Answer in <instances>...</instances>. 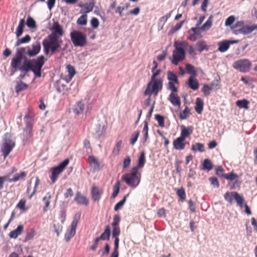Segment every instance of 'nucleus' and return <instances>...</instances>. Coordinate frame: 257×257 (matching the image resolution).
I'll return each mask as SVG.
<instances>
[{
	"label": "nucleus",
	"instance_id": "51",
	"mask_svg": "<svg viewBox=\"0 0 257 257\" xmlns=\"http://www.w3.org/2000/svg\"><path fill=\"white\" fill-rule=\"evenodd\" d=\"M130 7V4L126 3L124 7H117L115 10V13H118L120 16H122V12L124 10H126Z\"/></svg>",
	"mask_w": 257,
	"mask_h": 257
},
{
	"label": "nucleus",
	"instance_id": "9",
	"mask_svg": "<svg viewBox=\"0 0 257 257\" xmlns=\"http://www.w3.org/2000/svg\"><path fill=\"white\" fill-rule=\"evenodd\" d=\"M225 200L230 205L233 203V199H234L237 204L242 208L243 206L244 199L237 192H227L224 195Z\"/></svg>",
	"mask_w": 257,
	"mask_h": 257
},
{
	"label": "nucleus",
	"instance_id": "22",
	"mask_svg": "<svg viewBox=\"0 0 257 257\" xmlns=\"http://www.w3.org/2000/svg\"><path fill=\"white\" fill-rule=\"evenodd\" d=\"M29 64L30 63L28 61V58H25L23 65L19 68L18 70L21 71V72H24L27 74L30 71H31V69H32L31 66Z\"/></svg>",
	"mask_w": 257,
	"mask_h": 257
},
{
	"label": "nucleus",
	"instance_id": "57",
	"mask_svg": "<svg viewBox=\"0 0 257 257\" xmlns=\"http://www.w3.org/2000/svg\"><path fill=\"white\" fill-rule=\"evenodd\" d=\"M120 221V217L119 215L115 214L113 216V222L111 223V225L113 227H119L118 224Z\"/></svg>",
	"mask_w": 257,
	"mask_h": 257
},
{
	"label": "nucleus",
	"instance_id": "7",
	"mask_svg": "<svg viewBox=\"0 0 257 257\" xmlns=\"http://www.w3.org/2000/svg\"><path fill=\"white\" fill-rule=\"evenodd\" d=\"M162 86L163 82L161 79H158L157 80H151V81L148 83L144 94L146 95L150 96L152 94L157 95L159 91L162 89Z\"/></svg>",
	"mask_w": 257,
	"mask_h": 257
},
{
	"label": "nucleus",
	"instance_id": "6",
	"mask_svg": "<svg viewBox=\"0 0 257 257\" xmlns=\"http://www.w3.org/2000/svg\"><path fill=\"white\" fill-rule=\"evenodd\" d=\"M71 40L75 47H84L87 44L86 35L83 32L74 30L70 33Z\"/></svg>",
	"mask_w": 257,
	"mask_h": 257
},
{
	"label": "nucleus",
	"instance_id": "63",
	"mask_svg": "<svg viewBox=\"0 0 257 257\" xmlns=\"http://www.w3.org/2000/svg\"><path fill=\"white\" fill-rule=\"evenodd\" d=\"M25 204L26 201L22 199L19 201L17 207L22 210L26 211L27 210V208L25 207Z\"/></svg>",
	"mask_w": 257,
	"mask_h": 257
},
{
	"label": "nucleus",
	"instance_id": "25",
	"mask_svg": "<svg viewBox=\"0 0 257 257\" xmlns=\"http://www.w3.org/2000/svg\"><path fill=\"white\" fill-rule=\"evenodd\" d=\"M95 6V2L94 0H90L88 3H86L85 4V11H83L82 10L80 11V13L81 14H85L89 13L92 11Z\"/></svg>",
	"mask_w": 257,
	"mask_h": 257
},
{
	"label": "nucleus",
	"instance_id": "35",
	"mask_svg": "<svg viewBox=\"0 0 257 257\" xmlns=\"http://www.w3.org/2000/svg\"><path fill=\"white\" fill-rule=\"evenodd\" d=\"M191 114L190 110L188 107L186 106L185 109L181 111L179 114V118L181 120L187 119Z\"/></svg>",
	"mask_w": 257,
	"mask_h": 257
},
{
	"label": "nucleus",
	"instance_id": "38",
	"mask_svg": "<svg viewBox=\"0 0 257 257\" xmlns=\"http://www.w3.org/2000/svg\"><path fill=\"white\" fill-rule=\"evenodd\" d=\"M103 126H101L99 124L96 125L93 132V134L96 137L99 138L101 136L103 132Z\"/></svg>",
	"mask_w": 257,
	"mask_h": 257
},
{
	"label": "nucleus",
	"instance_id": "5",
	"mask_svg": "<svg viewBox=\"0 0 257 257\" xmlns=\"http://www.w3.org/2000/svg\"><path fill=\"white\" fill-rule=\"evenodd\" d=\"M15 145V142L12 139L11 135L6 134L1 147V152L5 158L9 155Z\"/></svg>",
	"mask_w": 257,
	"mask_h": 257
},
{
	"label": "nucleus",
	"instance_id": "47",
	"mask_svg": "<svg viewBox=\"0 0 257 257\" xmlns=\"http://www.w3.org/2000/svg\"><path fill=\"white\" fill-rule=\"evenodd\" d=\"M26 175V173L25 172H22L20 174H15L13 178L10 179L9 180L10 182H16L17 181H19L21 178H23Z\"/></svg>",
	"mask_w": 257,
	"mask_h": 257
},
{
	"label": "nucleus",
	"instance_id": "13",
	"mask_svg": "<svg viewBox=\"0 0 257 257\" xmlns=\"http://www.w3.org/2000/svg\"><path fill=\"white\" fill-rule=\"evenodd\" d=\"M200 28L198 27L192 28L189 31V39L192 41H195L197 39L201 37Z\"/></svg>",
	"mask_w": 257,
	"mask_h": 257
},
{
	"label": "nucleus",
	"instance_id": "29",
	"mask_svg": "<svg viewBox=\"0 0 257 257\" xmlns=\"http://www.w3.org/2000/svg\"><path fill=\"white\" fill-rule=\"evenodd\" d=\"M25 25V21L24 19H21L20 21L19 25L17 28L16 34L17 37H19L23 33L24 28Z\"/></svg>",
	"mask_w": 257,
	"mask_h": 257
},
{
	"label": "nucleus",
	"instance_id": "54",
	"mask_svg": "<svg viewBox=\"0 0 257 257\" xmlns=\"http://www.w3.org/2000/svg\"><path fill=\"white\" fill-rule=\"evenodd\" d=\"M81 214L79 212L76 213L73 217V221L71 224V225L77 227V224L80 218Z\"/></svg>",
	"mask_w": 257,
	"mask_h": 257
},
{
	"label": "nucleus",
	"instance_id": "34",
	"mask_svg": "<svg viewBox=\"0 0 257 257\" xmlns=\"http://www.w3.org/2000/svg\"><path fill=\"white\" fill-rule=\"evenodd\" d=\"M191 150L194 152H204L205 151L204 147L203 144L197 143L192 146Z\"/></svg>",
	"mask_w": 257,
	"mask_h": 257
},
{
	"label": "nucleus",
	"instance_id": "53",
	"mask_svg": "<svg viewBox=\"0 0 257 257\" xmlns=\"http://www.w3.org/2000/svg\"><path fill=\"white\" fill-rule=\"evenodd\" d=\"M184 22V21H182L179 23H177L174 27L171 28L170 33L171 34H173L178 30H179L182 27Z\"/></svg>",
	"mask_w": 257,
	"mask_h": 257
},
{
	"label": "nucleus",
	"instance_id": "37",
	"mask_svg": "<svg viewBox=\"0 0 257 257\" xmlns=\"http://www.w3.org/2000/svg\"><path fill=\"white\" fill-rule=\"evenodd\" d=\"M87 16L86 14L83 13L77 20V24L81 26H85L87 24Z\"/></svg>",
	"mask_w": 257,
	"mask_h": 257
},
{
	"label": "nucleus",
	"instance_id": "28",
	"mask_svg": "<svg viewBox=\"0 0 257 257\" xmlns=\"http://www.w3.org/2000/svg\"><path fill=\"white\" fill-rule=\"evenodd\" d=\"M84 110V104L80 101L74 106L73 111L76 115L81 114Z\"/></svg>",
	"mask_w": 257,
	"mask_h": 257
},
{
	"label": "nucleus",
	"instance_id": "36",
	"mask_svg": "<svg viewBox=\"0 0 257 257\" xmlns=\"http://www.w3.org/2000/svg\"><path fill=\"white\" fill-rule=\"evenodd\" d=\"M28 86L27 84L20 80L17 83V85L16 86V91L17 93H19L21 91L26 89L28 88Z\"/></svg>",
	"mask_w": 257,
	"mask_h": 257
},
{
	"label": "nucleus",
	"instance_id": "3",
	"mask_svg": "<svg viewBox=\"0 0 257 257\" xmlns=\"http://www.w3.org/2000/svg\"><path fill=\"white\" fill-rule=\"evenodd\" d=\"M24 120L26 122V126L24 129V132L22 135V139L23 140L24 145H26L31 141L33 136L32 116L28 114L25 115Z\"/></svg>",
	"mask_w": 257,
	"mask_h": 257
},
{
	"label": "nucleus",
	"instance_id": "56",
	"mask_svg": "<svg viewBox=\"0 0 257 257\" xmlns=\"http://www.w3.org/2000/svg\"><path fill=\"white\" fill-rule=\"evenodd\" d=\"M155 119L158 122L159 125L162 127H164V118L163 116L160 114L155 115Z\"/></svg>",
	"mask_w": 257,
	"mask_h": 257
},
{
	"label": "nucleus",
	"instance_id": "40",
	"mask_svg": "<svg viewBox=\"0 0 257 257\" xmlns=\"http://www.w3.org/2000/svg\"><path fill=\"white\" fill-rule=\"evenodd\" d=\"M202 165L203 169L204 170L210 171L213 168V165L211 161L208 159H206L204 160Z\"/></svg>",
	"mask_w": 257,
	"mask_h": 257
},
{
	"label": "nucleus",
	"instance_id": "14",
	"mask_svg": "<svg viewBox=\"0 0 257 257\" xmlns=\"http://www.w3.org/2000/svg\"><path fill=\"white\" fill-rule=\"evenodd\" d=\"M46 39H47V42L49 46L53 47L57 49H59L61 48L62 41L61 40H59V38L52 35L48 36Z\"/></svg>",
	"mask_w": 257,
	"mask_h": 257
},
{
	"label": "nucleus",
	"instance_id": "10",
	"mask_svg": "<svg viewBox=\"0 0 257 257\" xmlns=\"http://www.w3.org/2000/svg\"><path fill=\"white\" fill-rule=\"evenodd\" d=\"M251 62L247 59H241L234 62L233 67L241 72H247L250 70Z\"/></svg>",
	"mask_w": 257,
	"mask_h": 257
},
{
	"label": "nucleus",
	"instance_id": "59",
	"mask_svg": "<svg viewBox=\"0 0 257 257\" xmlns=\"http://www.w3.org/2000/svg\"><path fill=\"white\" fill-rule=\"evenodd\" d=\"M177 194L180 197V199L184 200L185 199L186 194L185 190L183 188L177 189Z\"/></svg>",
	"mask_w": 257,
	"mask_h": 257
},
{
	"label": "nucleus",
	"instance_id": "55",
	"mask_svg": "<svg viewBox=\"0 0 257 257\" xmlns=\"http://www.w3.org/2000/svg\"><path fill=\"white\" fill-rule=\"evenodd\" d=\"M212 89V87L207 84H204L202 88V92L205 96H207L210 94V90Z\"/></svg>",
	"mask_w": 257,
	"mask_h": 257
},
{
	"label": "nucleus",
	"instance_id": "19",
	"mask_svg": "<svg viewBox=\"0 0 257 257\" xmlns=\"http://www.w3.org/2000/svg\"><path fill=\"white\" fill-rule=\"evenodd\" d=\"M181 136L180 137L185 140L186 138L188 137L192 133L193 127L191 126L186 127L184 125L181 126Z\"/></svg>",
	"mask_w": 257,
	"mask_h": 257
},
{
	"label": "nucleus",
	"instance_id": "64",
	"mask_svg": "<svg viewBox=\"0 0 257 257\" xmlns=\"http://www.w3.org/2000/svg\"><path fill=\"white\" fill-rule=\"evenodd\" d=\"M90 23L92 27L94 29L97 28L99 25V22L96 18H92L91 20Z\"/></svg>",
	"mask_w": 257,
	"mask_h": 257
},
{
	"label": "nucleus",
	"instance_id": "31",
	"mask_svg": "<svg viewBox=\"0 0 257 257\" xmlns=\"http://www.w3.org/2000/svg\"><path fill=\"white\" fill-rule=\"evenodd\" d=\"M195 104L196 105L195 107V109L196 111L199 114L201 113L203 108V100L200 98L197 97L196 98Z\"/></svg>",
	"mask_w": 257,
	"mask_h": 257
},
{
	"label": "nucleus",
	"instance_id": "41",
	"mask_svg": "<svg viewBox=\"0 0 257 257\" xmlns=\"http://www.w3.org/2000/svg\"><path fill=\"white\" fill-rule=\"evenodd\" d=\"M212 23V16H210L207 21L200 28L202 31L208 30L211 26Z\"/></svg>",
	"mask_w": 257,
	"mask_h": 257
},
{
	"label": "nucleus",
	"instance_id": "17",
	"mask_svg": "<svg viewBox=\"0 0 257 257\" xmlns=\"http://www.w3.org/2000/svg\"><path fill=\"white\" fill-rule=\"evenodd\" d=\"M185 140L178 137L175 139L173 142L174 148L176 150H181L185 149V144L184 143Z\"/></svg>",
	"mask_w": 257,
	"mask_h": 257
},
{
	"label": "nucleus",
	"instance_id": "39",
	"mask_svg": "<svg viewBox=\"0 0 257 257\" xmlns=\"http://www.w3.org/2000/svg\"><path fill=\"white\" fill-rule=\"evenodd\" d=\"M167 78L170 81L175 83L178 84V80L176 74H174L173 72L168 71L167 73Z\"/></svg>",
	"mask_w": 257,
	"mask_h": 257
},
{
	"label": "nucleus",
	"instance_id": "46",
	"mask_svg": "<svg viewBox=\"0 0 257 257\" xmlns=\"http://www.w3.org/2000/svg\"><path fill=\"white\" fill-rule=\"evenodd\" d=\"M129 194H127L126 195L124 196L123 199L119 202H118L116 204V205L114 206V210L115 211H117L119 209H120L124 204L125 202H126V198L128 196Z\"/></svg>",
	"mask_w": 257,
	"mask_h": 257
},
{
	"label": "nucleus",
	"instance_id": "15",
	"mask_svg": "<svg viewBox=\"0 0 257 257\" xmlns=\"http://www.w3.org/2000/svg\"><path fill=\"white\" fill-rule=\"evenodd\" d=\"M52 30L53 33L49 36L54 35L55 37L59 38V36H62L64 34L63 29L58 22L54 23Z\"/></svg>",
	"mask_w": 257,
	"mask_h": 257
},
{
	"label": "nucleus",
	"instance_id": "1",
	"mask_svg": "<svg viewBox=\"0 0 257 257\" xmlns=\"http://www.w3.org/2000/svg\"><path fill=\"white\" fill-rule=\"evenodd\" d=\"M184 42L175 41L174 43L175 50L173 51L172 57L169 59L171 63L177 65L179 62L183 61L185 57V51L184 45Z\"/></svg>",
	"mask_w": 257,
	"mask_h": 257
},
{
	"label": "nucleus",
	"instance_id": "50",
	"mask_svg": "<svg viewBox=\"0 0 257 257\" xmlns=\"http://www.w3.org/2000/svg\"><path fill=\"white\" fill-rule=\"evenodd\" d=\"M186 68L189 74L193 75H197V72L195 69V67L193 65L190 64H187L186 65Z\"/></svg>",
	"mask_w": 257,
	"mask_h": 257
},
{
	"label": "nucleus",
	"instance_id": "23",
	"mask_svg": "<svg viewBox=\"0 0 257 257\" xmlns=\"http://www.w3.org/2000/svg\"><path fill=\"white\" fill-rule=\"evenodd\" d=\"M242 34L245 35L251 33L254 30H257V24L251 26L244 25L241 27Z\"/></svg>",
	"mask_w": 257,
	"mask_h": 257
},
{
	"label": "nucleus",
	"instance_id": "16",
	"mask_svg": "<svg viewBox=\"0 0 257 257\" xmlns=\"http://www.w3.org/2000/svg\"><path fill=\"white\" fill-rule=\"evenodd\" d=\"M88 161L92 171L95 172L100 170V165L96 158L93 156H90L88 157Z\"/></svg>",
	"mask_w": 257,
	"mask_h": 257
},
{
	"label": "nucleus",
	"instance_id": "58",
	"mask_svg": "<svg viewBox=\"0 0 257 257\" xmlns=\"http://www.w3.org/2000/svg\"><path fill=\"white\" fill-rule=\"evenodd\" d=\"M43 45L44 49V53L46 55H48L50 51V46L48 45L47 39H45L43 41Z\"/></svg>",
	"mask_w": 257,
	"mask_h": 257
},
{
	"label": "nucleus",
	"instance_id": "12",
	"mask_svg": "<svg viewBox=\"0 0 257 257\" xmlns=\"http://www.w3.org/2000/svg\"><path fill=\"white\" fill-rule=\"evenodd\" d=\"M24 48L25 49V54H27L30 57H32L36 56L39 53L41 47L40 43L37 41L32 45V49H31L29 46Z\"/></svg>",
	"mask_w": 257,
	"mask_h": 257
},
{
	"label": "nucleus",
	"instance_id": "49",
	"mask_svg": "<svg viewBox=\"0 0 257 257\" xmlns=\"http://www.w3.org/2000/svg\"><path fill=\"white\" fill-rule=\"evenodd\" d=\"M67 69L69 73V79L71 80L76 73L75 68L73 66L69 64L67 66Z\"/></svg>",
	"mask_w": 257,
	"mask_h": 257
},
{
	"label": "nucleus",
	"instance_id": "45",
	"mask_svg": "<svg viewBox=\"0 0 257 257\" xmlns=\"http://www.w3.org/2000/svg\"><path fill=\"white\" fill-rule=\"evenodd\" d=\"M26 24L29 28L31 29L36 28V23L35 21L30 16H28Z\"/></svg>",
	"mask_w": 257,
	"mask_h": 257
},
{
	"label": "nucleus",
	"instance_id": "60",
	"mask_svg": "<svg viewBox=\"0 0 257 257\" xmlns=\"http://www.w3.org/2000/svg\"><path fill=\"white\" fill-rule=\"evenodd\" d=\"M238 178V175L233 172L225 174V178L226 179L232 181Z\"/></svg>",
	"mask_w": 257,
	"mask_h": 257
},
{
	"label": "nucleus",
	"instance_id": "2",
	"mask_svg": "<svg viewBox=\"0 0 257 257\" xmlns=\"http://www.w3.org/2000/svg\"><path fill=\"white\" fill-rule=\"evenodd\" d=\"M138 174V168L134 167L131 173H126L122 176L121 179L129 186L136 188L140 182V178Z\"/></svg>",
	"mask_w": 257,
	"mask_h": 257
},
{
	"label": "nucleus",
	"instance_id": "52",
	"mask_svg": "<svg viewBox=\"0 0 257 257\" xmlns=\"http://www.w3.org/2000/svg\"><path fill=\"white\" fill-rule=\"evenodd\" d=\"M140 136V131H137L135 133L133 134L131 136L130 140V143L131 145H134L137 142L139 137Z\"/></svg>",
	"mask_w": 257,
	"mask_h": 257
},
{
	"label": "nucleus",
	"instance_id": "24",
	"mask_svg": "<svg viewBox=\"0 0 257 257\" xmlns=\"http://www.w3.org/2000/svg\"><path fill=\"white\" fill-rule=\"evenodd\" d=\"M23 226L22 225H19L17 228L11 231L9 233V236L12 238H16L19 235H20L23 231Z\"/></svg>",
	"mask_w": 257,
	"mask_h": 257
},
{
	"label": "nucleus",
	"instance_id": "27",
	"mask_svg": "<svg viewBox=\"0 0 257 257\" xmlns=\"http://www.w3.org/2000/svg\"><path fill=\"white\" fill-rule=\"evenodd\" d=\"M218 50L220 52H226L229 48V43L227 40H224L218 44Z\"/></svg>",
	"mask_w": 257,
	"mask_h": 257
},
{
	"label": "nucleus",
	"instance_id": "44",
	"mask_svg": "<svg viewBox=\"0 0 257 257\" xmlns=\"http://www.w3.org/2000/svg\"><path fill=\"white\" fill-rule=\"evenodd\" d=\"M196 46L197 50L198 51H199L200 52L203 51L204 50H208L207 46L206 45L204 41H201L198 42L196 44Z\"/></svg>",
	"mask_w": 257,
	"mask_h": 257
},
{
	"label": "nucleus",
	"instance_id": "11",
	"mask_svg": "<svg viewBox=\"0 0 257 257\" xmlns=\"http://www.w3.org/2000/svg\"><path fill=\"white\" fill-rule=\"evenodd\" d=\"M69 162V160L66 159L60 163L57 166L52 168L51 179L52 183H54L56 182L59 175L62 172L64 169L68 165Z\"/></svg>",
	"mask_w": 257,
	"mask_h": 257
},
{
	"label": "nucleus",
	"instance_id": "4",
	"mask_svg": "<svg viewBox=\"0 0 257 257\" xmlns=\"http://www.w3.org/2000/svg\"><path fill=\"white\" fill-rule=\"evenodd\" d=\"M28 61L31 66V71H32L35 76L37 78L40 77L41 76L42 68L45 63V58L43 56H40L36 59H29Z\"/></svg>",
	"mask_w": 257,
	"mask_h": 257
},
{
	"label": "nucleus",
	"instance_id": "8",
	"mask_svg": "<svg viewBox=\"0 0 257 257\" xmlns=\"http://www.w3.org/2000/svg\"><path fill=\"white\" fill-rule=\"evenodd\" d=\"M25 49L24 48H19L17 49L16 57L13 58L11 61V66L14 69V71L18 70L19 68L21 66L22 60L27 58L24 56Z\"/></svg>",
	"mask_w": 257,
	"mask_h": 257
},
{
	"label": "nucleus",
	"instance_id": "32",
	"mask_svg": "<svg viewBox=\"0 0 257 257\" xmlns=\"http://www.w3.org/2000/svg\"><path fill=\"white\" fill-rule=\"evenodd\" d=\"M92 198L94 201H98L100 198V193L96 187H93L91 190Z\"/></svg>",
	"mask_w": 257,
	"mask_h": 257
},
{
	"label": "nucleus",
	"instance_id": "33",
	"mask_svg": "<svg viewBox=\"0 0 257 257\" xmlns=\"http://www.w3.org/2000/svg\"><path fill=\"white\" fill-rule=\"evenodd\" d=\"M51 198V195L50 192H48L47 193V195L43 198V201L45 203V206L43 208V211L46 212L48 210V207L50 205V200Z\"/></svg>",
	"mask_w": 257,
	"mask_h": 257
},
{
	"label": "nucleus",
	"instance_id": "43",
	"mask_svg": "<svg viewBox=\"0 0 257 257\" xmlns=\"http://www.w3.org/2000/svg\"><path fill=\"white\" fill-rule=\"evenodd\" d=\"M146 162L145 159V152H142L140 154V156L138 160V167L142 168L144 167Z\"/></svg>",
	"mask_w": 257,
	"mask_h": 257
},
{
	"label": "nucleus",
	"instance_id": "61",
	"mask_svg": "<svg viewBox=\"0 0 257 257\" xmlns=\"http://www.w3.org/2000/svg\"><path fill=\"white\" fill-rule=\"evenodd\" d=\"M223 169L221 166H218L216 169V174L220 178H225V174L223 173Z\"/></svg>",
	"mask_w": 257,
	"mask_h": 257
},
{
	"label": "nucleus",
	"instance_id": "26",
	"mask_svg": "<svg viewBox=\"0 0 257 257\" xmlns=\"http://www.w3.org/2000/svg\"><path fill=\"white\" fill-rule=\"evenodd\" d=\"M76 227L71 225V228L68 230L65 234V239L66 241H69L73 237L76 233Z\"/></svg>",
	"mask_w": 257,
	"mask_h": 257
},
{
	"label": "nucleus",
	"instance_id": "18",
	"mask_svg": "<svg viewBox=\"0 0 257 257\" xmlns=\"http://www.w3.org/2000/svg\"><path fill=\"white\" fill-rule=\"evenodd\" d=\"M187 84L189 88L193 90H197L199 88V83L198 80L193 76H190L187 81Z\"/></svg>",
	"mask_w": 257,
	"mask_h": 257
},
{
	"label": "nucleus",
	"instance_id": "20",
	"mask_svg": "<svg viewBox=\"0 0 257 257\" xmlns=\"http://www.w3.org/2000/svg\"><path fill=\"white\" fill-rule=\"evenodd\" d=\"M169 100L174 106H180L181 101L180 97L174 93H171L169 95Z\"/></svg>",
	"mask_w": 257,
	"mask_h": 257
},
{
	"label": "nucleus",
	"instance_id": "30",
	"mask_svg": "<svg viewBox=\"0 0 257 257\" xmlns=\"http://www.w3.org/2000/svg\"><path fill=\"white\" fill-rule=\"evenodd\" d=\"M249 102L245 99L238 100L237 101H236V105L239 108H244L246 109H248L249 108Z\"/></svg>",
	"mask_w": 257,
	"mask_h": 257
},
{
	"label": "nucleus",
	"instance_id": "62",
	"mask_svg": "<svg viewBox=\"0 0 257 257\" xmlns=\"http://www.w3.org/2000/svg\"><path fill=\"white\" fill-rule=\"evenodd\" d=\"M55 232L57 233V235L58 236L60 232H62L63 229V226L62 224H54L53 225Z\"/></svg>",
	"mask_w": 257,
	"mask_h": 257
},
{
	"label": "nucleus",
	"instance_id": "42",
	"mask_svg": "<svg viewBox=\"0 0 257 257\" xmlns=\"http://www.w3.org/2000/svg\"><path fill=\"white\" fill-rule=\"evenodd\" d=\"M30 40L31 37L29 35H27L21 39H19V40L17 41L16 43L15 44V46L17 47L22 44L28 43L30 41Z\"/></svg>",
	"mask_w": 257,
	"mask_h": 257
},
{
	"label": "nucleus",
	"instance_id": "48",
	"mask_svg": "<svg viewBox=\"0 0 257 257\" xmlns=\"http://www.w3.org/2000/svg\"><path fill=\"white\" fill-rule=\"evenodd\" d=\"M119 185H120V182L119 181H117L113 186V193L111 195V197L114 198H115L117 195H118L119 192Z\"/></svg>",
	"mask_w": 257,
	"mask_h": 257
},
{
	"label": "nucleus",
	"instance_id": "21",
	"mask_svg": "<svg viewBox=\"0 0 257 257\" xmlns=\"http://www.w3.org/2000/svg\"><path fill=\"white\" fill-rule=\"evenodd\" d=\"M74 200L79 204L87 205L88 203L86 198L82 195L79 192H77Z\"/></svg>",
	"mask_w": 257,
	"mask_h": 257
}]
</instances>
